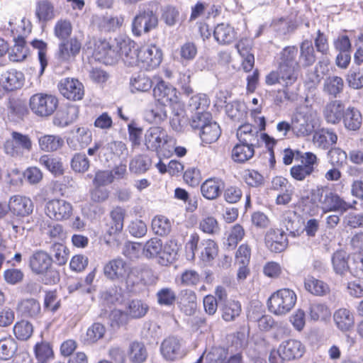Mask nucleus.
<instances>
[{
    "mask_svg": "<svg viewBox=\"0 0 363 363\" xmlns=\"http://www.w3.org/2000/svg\"><path fill=\"white\" fill-rule=\"evenodd\" d=\"M345 127L350 130H357L360 128L362 116L359 110L354 107H348L342 118Z\"/></svg>",
    "mask_w": 363,
    "mask_h": 363,
    "instance_id": "72a5a7b5",
    "label": "nucleus"
},
{
    "mask_svg": "<svg viewBox=\"0 0 363 363\" xmlns=\"http://www.w3.org/2000/svg\"><path fill=\"white\" fill-rule=\"evenodd\" d=\"M158 24L157 15L150 9L140 10L132 21V32L139 37L155 29Z\"/></svg>",
    "mask_w": 363,
    "mask_h": 363,
    "instance_id": "9b49d317",
    "label": "nucleus"
},
{
    "mask_svg": "<svg viewBox=\"0 0 363 363\" xmlns=\"http://www.w3.org/2000/svg\"><path fill=\"white\" fill-rule=\"evenodd\" d=\"M329 164L342 167L347 161V153L340 147L330 148L327 154Z\"/></svg>",
    "mask_w": 363,
    "mask_h": 363,
    "instance_id": "0e129e2a",
    "label": "nucleus"
},
{
    "mask_svg": "<svg viewBox=\"0 0 363 363\" xmlns=\"http://www.w3.org/2000/svg\"><path fill=\"white\" fill-rule=\"evenodd\" d=\"M350 87L359 89L363 87V73L359 67H352L346 77Z\"/></svg>",
    "mask_w": 363,
    "mask_h": 363,
    "instance_id": "774afa93",
    "label": "nucleus"
},
{
    "mask_svg": "<svg viewBox=\"0 0 363 363\" xmlns=\"http://www.w3.org/2000/svg\"><path fill=\"white\" fill-rule=\"evenodd\" d=\"M145 117L147 121L151 123H160L167 116L165 105L155 103L150 108L145 111Z\"/></svg>",
    "mask_w": 363,
    "mask_h": 363,
    "instance_id": "ea45409f",
    "label": "nucleus"
},
{
    "mask_svg": "<svg viewBox=\"0 0 363 363\" xmlns=\"http://www.w3.org/2000/svg\"><path fill=\"white\" fill-rule=\"evenodd\" d=\"M265 242L267 247L277 253L284 251L288 245L286 235L280 229H270L266 234Z\"/></svg>",
    "mask_w": 363,
    "mask_h": 363,
    "instance_id": "4be33fe9",
    "label": "nucleus"
},
{
    "mask_svg": "<svg viewBox=\"0 0 363 363\" xmlns=\"http://www.w3.org/2000/svg\"><path fill=\"white\" fill-rule=\"evenodd\" d=\"M182 340L177 337L169 336L160 345V353L167 361H174L182 356Z\"/></svg>",
    "mask_w": 363,
    "mask_h": 363,
    "instance_id": "a211bd4d",
    "label": "nucleus"
},
{
    "mask_svg": "<svg viewBox=\"0 0 363 363\" xmlns=\"http://www.w3.org/2000/svg\"><path fill=\"white\" fill-rule=\"evenodd\" d=\"M28 267L31 272L37 275H44L45 284H52L59 280L57 271L52 268V259L44 250H35L28 259Z\"/></svg>",
    "mask_w": 363,
    "mask_h": 363,
    "instance_id": "39448f33",
    "label": "nucleus"
},
{
    "mask_svg": "<svg viewBox=\"0 0 363 363\" xmlns=\"http://www.w3.org/2000/svg\"><path fill=\"white\" fill-rule=\"evenodd\" d=\"M135 43L128 38L119 37L115 39V44L111 46L106 41L100 42L96 45V52L100 57H110L121 58L125 64L129 66L138 65V52L135 48Z\"/></svg>",
    "mask_w": 363,
    "mask_h": 363,
    "instance_id": "f257e3e1",
    "label": "nucleus"
},
{
    "mask_svg": "<svg viewBox=\"0 0 363 363\" xmlns=\"http://www.w3.org/2000/svg\"><path fill=\"white\" fill-rule=\"evenodd\" d=\"M38 144L41 150L50 152L60 149L64 145V140L60 135H44L38 138Z\"/></svg>",
    "mask_w": 363,
    "mask_h": 363,
    "instance_id": "473e14b6",
    "label": "nucleus"
},
{
    "mask_svg": "<svg viewBox=\"0 0 363 363\" xmlns=\"http://www.w3.org/2000/svg\"><path fill=\"white\" fill-rule=\"evenodd\" d=\"M45 213L52 220H67L72 213V206L64 199H52L45 203Z\"/></svg>",
    "mask_w": 363,
    "mask_h": 363,
    "instance_id": "4468645a",
    "label": "nucleus"
},
{
    "mask_svg": "<svg viewBox=\"0 0 363 363\" xmlns=\"http://www.w3.org/2000/svg\"><path fill=\"white\" fill-rule=\"evenodd\" d=\"M179 246L175 240H169L162 245V253L158 262L164 266L172 263L177 258Z\"/></svg>",
    "mask_w": 363,
    "mask_h": 363,
    "instance_id": "f704fd0d",
    "label": "nucleus"
},
{
    "mask_svg": "<svg viewBox=\"0 0 363 363\" xmlns=\"http://www.w3.org/2000/svg\"><path fill=\"white\" fill-rule=\"evenodd\" d=\"M223 184L220 179L211 178L206 179L201 186V191L203 197L208 200H213L219 196Z\"/></svg>",
    "mask_w": 363,
    "mask_h": 363,
    "instance_id": "7c9ffc66",
    "label": "nucleus"
},
{
    "mask_svg": "<svg viewBox=\"0 0 363 363\" xmlns=\"http://www.w3.org/2000/svg\"><path fill=\"white\" fill-rule=\"evenodd\" d=\"M148 306L140 300H133L128 304L127 314L132 318H140L147 312Z\"/></svg>",
    "mask_w": 363,
    "mask_h": 363,
    "instance_id": "338daca9",
    "label": "nucleus"
},
{
    "mask_svg": "<svg viewBox=\"0 0 363 363\" xmlns=\"http://www.w3.org/2000/svg\"><path fill=\"white\" fill-rule=\"evenodd\" d=\"M147 355V349L143 343L133 342L130 345L128 356L132 363H143L146 361Z\"/></svg>",
    "mask_w": 363,
    "mask_h": 363,
    "instance_id": "58836bf2",
    "label": "nucleus"
},
{
    "mask_svg": "<svg viewBox=\"0 0 363 363\" xmlns=\"http://www.w3.org/2000/svg\"><path fill=\"white\" fill-rule=\"evenodd\" d=\"M292 133L297 138L311 135L318 123L317 111L311 106L303 105L296 108L291 117Z\"/></svg>",
    "mask_w": 363,
    "mask_h": 363,
    "instance_id": "7ed1b4c3",
    "label": "nucleus"
},
{
    "mask_svg": "<svg viewBox=\"0 0 363 363\" xmlns=\"http://www.w3.org/2000/svg\"><path fill=\"white\" fill-rule=\"evenodd\" d=\"M296 298V294L291 289L278 290L268 299L269 311L277 315H285L294 307Z\"/></svg>",
    "mask_w": 363,
    "mask_h": 363,
    "instance_id": "0eeeda50",
    "label": "nucleus"
},
{
    "mask_svg": "<svg viewBox=\"0 0 363 363\" xmlns=\"http://www.w3.org/2000/svg\"><path fill=\"white\" fill-rule=\"evenodd\" d=\"M311 201L316 203L324 213L330 211L338 212L343 214L349 209L353 208L357 203L345 201L337 193L329 190L326 186L317 187L311 191Z\"/></svg>",
    "mask_w": 363,
    "mask_h": 363,
    "instance_id": "f03ea898",
    "label": "nucleus"
},
{
    "mask_svg": "<svg viewBox=\"0 0 363 363\" xmlns=\"http://www.w3.org/2000/svg\"><path fill=\"white\" fill-rule=\"evenodd\" d=\"M254 154V147L239 143L232 150V158L236 162L243 163L251 159Z\"/></svg>",
    "mask_w": 363,
    "mask_h": 363,
    "instance_id": "a19ab883",
    "label": "nucleus"
},
{
    "mask_svg": "<svg viewBox=\"0 0 363 363\" xmlns=\"http://www.w3.org/2000/svg\"><path fill=\"white\" fill-rule=\"evenodd\" d=\"M180 304L186 315H193L196 309V295L192 290L184 289L180 293Z\"/></svg>",
    "mask_w": 363,
    "mask_h": 363,
    "instance_id": "4c0bfd02",
    "label": "nucleus"
},
{
    "mask_svg": "<svg viewBox=\"0 0 363 363\" xmlns=\"http://www.w3.org/2000/svg\"><path fill=\"white\" fill-rule=\"evenodd\" d=\"M152 228L155 234L164 236L170 233L172 224L167 218L163 216H157L152 220Z\"/></svg>",
    "mask_w": 363,
    "mask_h": 363,
    "instance_id": "5fc2aeb1",
    "label": "nucleus"
},
{
    "mask_svg": "<svg viewBox=\"0 0 363 363\" xmlns=\"http://www.w3.org/2000/svg\"><path fill=\"white\" fill-rule=\"evenodd\" d=\"M18 310L23 315L31 318H37L41 313L40 303L34 298H26L18 304Z\"/></svg>",
    "mask_w": 363,
    "mask_h": 363,
    "instance_id": "2f4dec72",
    "label": "nucleus"
},
{
    "mask_svg": "<svg viewBox=\"0 0 363 363\" xmlns=\"http://www.w3.org/2000/svg\"><path fill=\"white\" fill-rule=\"evenodd\" d=\"M39 163L55 176L62 175L64 172L62 162L59 158L43 155L40 157Z\"/></svg>",
    "mask_w": 363,
    "mask_h": 363,
    "instance_id": "09e8293b",
    "label": "nucleus"
},
{
    "mask_svg": "<svg viewBox=\"0 0 363 363\" xmlns=\"http://www.w3.org/2000/svg\"><path fill=\"white\" fill-rule=\"evenodd\" d=\"M18 350V344L12 337H6L0 340V359L9 360L11 359Z\"/></svg>",
    "mask_w": 363,
    "mask_h": 363,
    "instance_id": "49530a36",
    "label": "nucleus"
},
{
    "mask_svg": "<svg viewBox=\"0 0 363 363\" xmlns=\"http://www.w3.org/2000/svg\"><path fill=\"white\" fill-rule=\"evenodd\" d=\"M60 94L69 100H81L84 95V85L74 78H64L58 84Z\"/></svg>",
    "mask_w": 363,
    "mask_h": 363,
    "instance_id": "2eb2a0df",
    "label": "nucleus"
},
{
    "mask_svg": "<svg viewBox=\"0 0 363 363\" xmlns=\"http://www.w3.org/2000/svg\"><path fill=\"white\" fill-rule=\"evenodd\" d=\"M130 268L121 258L108 262L104 267V275L111 280H123L129 274Z\"/></svg>",
    "mask_w": 363,
    "mask_h": 363,
    "instance_id": "f3484780",
    "label": "nucleus"
},
{
    "mask_svg": "<svg viewBox=\"0 0 363 363\" xmlns=\"http://www.w3.org/2000/svg\"><path fill=\"white\" fill-rule=\"evenodd\" d=\"M58 99L52 94L38 93L33 94L29 100L32 112L38 116L48 117L57 109Z\"/></svg>",
    "mask_w": 363,
    "mask_h": 363,
    "instance_id": "9d476101",
    "label": "nucleus"
},
{
    "mask_svg": "<svg viewBox=\"0 0 363 363\" xmlns=\"http://www.w3.org/2000/svg\"><path fill=\"white\" fill-rule=\"evenodd\" d=\"M309 310V315L313 320H324L330 315L329 308L323 303H313L311 304Z\"/></svg>",
    "mask_w": 363,
    "mask_h": 363,
    "instance_id": "69168bd1",
    "label": "nucleus"
},
{
    "mask_svg": "<svg viewBox=\"0 0 363 363\" xmlns=\"http://www.w3.org/2000/svg\"><path fill=\"white\" fill-rule=\"evenodd\" d=\"M279 66L294 67L299 68V63L296 60L298 49L295 46H288L281 52Z\"/></svg>",
    "mask_w": 363,
    "mask_h": 363,
    "instance_id": "37998d69",
    "label": "nucleus"
},
{
    "mask_svg": "<svg viewBox=\"0 0 363 363\" xmlns=\"http://www.w3.org/2000/svg\"><path fill=\"white\" fill-rule=\"evenodd\" d=\"M54 35L62 41L67 40L72 32V26L70 21L67 19H59L54 26Z\"/></svg>",
    "mask_w": 363,
    "mask_h": 363,
    "instance_id": "864d4df0",
    "label": "nucleus"
},
{
    "mask_svg": "<svg viewBox=\"0 0 363 363\" xmlns=\"http://www.w3.org/2000/svg\"><path fill=\"white\" fill-rule=\"evenodd\" d=\"M78 113V108L75 106L68 107L66 110H60L53 118V124L60 128H65L77 118Z\"/></svg>",
    "mask_w": 363,
    "mask_h": 363,
    "instance_id": "c85d7f7f",
    "label": "nucleus"
},
{
    "mask_svg": "<svg viewBox=\"0 0 363 363\" xmlns=\"http://www.w3.org/2000/svg\"><path fill=\"white\" fill-rule=\"evenodd\" d=\"M201 245L203 248L201 251V259L203 262L209 263L218 255V245L211 239L203 240Z\"/></svg>",
    "mask_w": 363,
    "mask_h": 363,
    "instance_id": "603ef678",
    "label": "nucleus"
},
{
    "mask_svg": "<svg viewBox=\"0 0 363 363\" xmlns=\"http://www.w3.org/2000/svg\"><path fill=\"white\" fill-rule=\"evenodd\" d=\"M221 130L219 125L213 121L203 128V130L199 133L200 138L203 143L206 144L213 143L219 138Z\"/></svg>",
    "mask_w": 363,
    "mask_h": 363,
    "instance_id": "de8ad7c7",
    "label": "nucleus"
},
{
    "mask_svg": "<svg viewBox=\"0 0 363 363\" xmlns=\"http://www.w3.org/2000/svg\"><path fill=\"white\" fill-rule=\"evenodd\" d=\"M220 304L222 318L225 321H233L240 315L241 312V304L239 301L228 300L225 303H221Z\"/></svg>",
    "mask_w": 363,
    "mask_h": 363,
    "instance_id": "e433bc0d",
    "label": "nucleus"
},
{
    "mask_svg": "<svg viewBox=\"0 0 363 363\" xmlns=\"http://www.w3.org/2000/svg\"><path fill=\"white\" fill-rule=\"evenodd\" d=\"M213 36L218 43L226 45L234 41L236 38V32L230 24L222 23L215 27Z\"/></svg>",
    "mask_w": 363,
    "mask_h": 363,
    "instance_id": "bb28decb",
    "label": "nucleus"
},
{
    "mask_svg": "<svg viewBox=\"0 0 363 363\" xmlns=\"http://www.w3.org/2000/svg\"><path fill=\"white\" fill-rule=\"evenodd\" d=\"M67 139L68 146L74 150L86 147L92 140L91 132L86 127H75Z\"/></svg>",
    "mask_w": 363,
    "mask_h": 363,
    "instance_id": "aec40b11",
    "label": "nucleus"
},
{
    "mask_svg": "<svg viewBox=\"0 0 363 363\" xmlns=\"http://www.w3.org/2000/svg\"><path fill=\"white\" fill-rule=\"evenodd\" d=\"M337 141L336 133L331 128H322L314 130L313 143L314 145L321 150H329Z\"/></svg>",
    "mask_w": 363,
    "mask_h": 363,
    "instance_id": "412c9836",
    "label": "nucleus"
},
{
    "mask_svg": "<svg viewBox=\"0 0 363 363\" xmlns=\"http://www.w3.org/2000/svg\"><path fill=\"white\" fill-rule=\"evenodd\" d=\"M299 62L303 67H309L315 61L314 49L311 41L304 40L300 46Z\"/></svg>",
    "mask_w": 363,
    "mask_h": 363,
    "instance_id": "79ce46f5",
    "label": "nucleus"
},
{
    "mask_svg": "<svg viewBox=\"0 0 363 363\" xmlns=\"http://www.w3.org/2000/svg\"><path fill=\"white\" fill-rule=\"evenodd\" d=\"M152 87V80L145 73L133 75L130 79V89L132 93L147 92Z\"/></svg>",
    "mask_w": 363,
    "mask_h": 363,
    "instance_id": "c756f323",
    "label": "nucleus"
},
{
    "mask_svg": "<svg viewBox=\"0 0 363 363\" xmlns=\"http://www.w3.org/2000/svg\"><path fill=\"white\" fill-rule=\"evenodd\" d=\"M299 76V68L294 67L279 66L276 71H272L266 76L265 82L268 85L279 84L284 88L286 98L288 96V88L294 84Z\"/></svg>",
    "mask_w": 363,
    "mask_h": 363,
    "instance_id": "1a4fd4ad",
    "label": "nucleus"
},
{
    "mask_svg": "<svg viewBox=\"0 0 363 363\" xmlns=\"http://www.w3.org/2000/svg\"><path fill=\"white\" fill-rule=\"evenodd\" d=\"M138 62L142 68L147 70L157 67L162 60L161 50L155 45L142 47L138 52Z\"/></svg>",
    "mask_w": 363,
    "mask_h": 363,
    "instance_id": "f8f14e48",
    "label": "nucleus"
},
{
    "mask_svg": "<svg viewBox=\"0 0 363 363\" xmlns=\"http://www.w3.org/2000/svg\"><path fill=\"white\" fill-rule=\"evenodd\" d=\"M13 330L17 339L27 340L33 334V326L30 322L23 320L14 325Z\"/></svg>",
    "mask_w": 363,
    "mask_h": 363,
    "instance_id": "bf43d9fd",
    "label": "nucleus"
},
{
    "mask_svg": "<svg viewBox=\"0 0 363 363\" xmlns=\"http://www.w3.org/2000/svg\"><path fill=\"white\" fill-rule=\"evenodd\" d=\"M225 111L232 120L240 121L246 115V106L242 102L235 101L225 106Z\"/></svg>",
    "mask_w": 363,
    "mask_h": 363,
    "instance_id": "3c124183",
    "label": "nucleus"
},
{
    "mask_svg": "<svg viewBox=\"0 0 363 363\" xmlns=\"http://www.w3.org/2000/svg\"><path fill=\"white\" fill-rule=\"evenodd\" d=\"M32 147L30 138L18 132H13L11 138L4 143V150L12 157L21 156L25 151L29 152Z\"/></svg>",
    "mask_w": 363,
    "mask_h": 363,
    "instance_id": "ddd939ff",
    "label": "nucleus"
},
{
    "mask_svg": "<svg viewBox=\"0 0 363 363\" xmlns=\"http://www.w3.org/2000/svg\"><path fill=\"white\" fill-rule=\"evenodd\" d=\"M24 82L23 74L14 69H9L1 74L0 82L3 86V91H13L21 88Z\"/></svg>",
    "mask_w": 363,
    "mask_h": 363,
    "instance_id": "393cba45",
    "label": "nucleus"
},
{
    "mask_svg": "<svg viewBox=\"0 0 363 363\" xmlns=\"http://www.w3.org/2000/svg\"><path fill=\"white\" fill-rule=\"evenodd\" d=\"M35 16L40 23H45L54 19L56 11L50 0H38L35 3Z\"/></svg>",
    "mask_w": 363,
    "mask_h": 363,
    "instance_id": "a878e982",
    "label": "nucleus"
},
{
    "mask_svg": "<svg viewBox=\"0 0 363 363\" xmlns=\"http://www.w3.org/2000/svg\"><path fill=\"white\" fill-rule=\"evenodd\" d=\"M333 319L337 328L342 332L352 329L354 324L353 314L347 308H340L333 315Z\"/></svg>",
    "mask_w": 363,
    "mask_h": 363,
    "instance_id": "cd10ccee",
    "label": "nucleus"
},
{
    "mask_svg": "<svg viewBox=\"0 0 363 363\" xmlns=\"http://www.w3.org/2000/svg\"><path fill=\"white\" fill-rule=\"evenodd\" d=\"M282 221L290 235L293 237L300 235V219L294 211H289L284 213Z\"/></svg>",
    "mask_w": 363,
    "mask_h": 363,
    "instance_id": "a18cd8bd",
    "label": "nucleus"
},
{
    "mask_svg": "<svg viewBox=\"0 0 363 363\" xmlns=\"http://www.w3.org/2000/svg\"><path fill=\"white\" fill-rule=\"evenodd\" d=\"M125 213V211L121 207H116L111 211L113 225L108 230L110 235L120 233L123 230Z\"/></svg>",
    "mask_w": 363,
    "mask_h": 363,
    "instance_id": "13d9d810",
    "label": "nucleus"
},
{
    "mask_svg": "<svg viewBox=\"0 0 363 363\" xmlns=\"http://www.w3.org/2000/svg\"><path fill=\"white\" fill-rule=\"evenodd\" d=\"M124 22L123 16H103L99 23V28L104 31L111 32L119 29Z\"/></svg>",
    "mask_w": 363,
    "mask_h": 363,
    "instance_id": "6e6d98bb",
    "label": "nucleus"
},
{
    "mask_svg": "<svg viewBox=\"0 0 363 363\" xmlns=\"http://www.w3.org/2000/svg\"><path fill=\"white\" fill-rule=\"evenodd\" d=\"M304 286L308 292L316 296H324L330 291L326 283L311 276L305 278Z\"/></svg>",
    "mask_w": 363,
    "mask_h": 363,
    "instance_id": "c9c22d12",
    "label": "nucleus"
},
{
    "mask_svg": "<svg viewBox=\"0 0 363 363\" xmlns=\"http://www.w3.org/2000/svg\"><path fill=\"white\" fill-rule=\"evenodd\" d=\"M153 96L158 103L165 105L177 100V89L160 79L153 88Z\"/></svg>",
    "mask_w": 363,
    "mask_h": 363,
    "instance_id": "b1692460",
    "label": "nucleus"
},
{
    "mask_svg": "<svg viewBox=\"0 0 363 363\" xmlns=\"http://www.w3.org/2000/svg\"><path fill=\"white\" fill-rule=\"evenodd\" d=\"M333 269L338 274H343L349 269L347 254L345 251H336L332 257Z\"/></svg>",
    "mask_w": 363,
    "mask_h": 363,
    "instance_id": "680f3d73",
    "label": "nucleus"
},
{
    "mask_svg": "<svg viewBox=\"0 0 363 363\" xmlns=\"http://www.w3.org/2000/svg\"><path fill=\"white\" fill-rule=\"evenodd\" d=\"M150 159L148 157L138 155L130 162L129 170L136 174H143L150 168Z\"/></svg>",
    "mask_w": 363,
    "mask_h": 363,
    "instance_id": "4d7b16f0",
    "label": "nucleus"
},
{
    "mask_svg": "<svg viewBox=\"0 0 363 363\" xmlns=\"http://www.w3.org/2000/svg\"><path fill=\"white\" fill-rule=\"evenodd\" d=\"M343 79L337 76H333L326 78L324 82L323 90L325 93L336 97L343 90Z\"/></svg>",
    "mask_w": 363,
    "mask_h": 363,
    "instance_id": "8fccbe9b",
    "label": "nucleus"
},
{
    "mask_svg": "<svg viewBox=\"0 0 363 363\" xmlns=\"http://www.w3.org/2000/svg\"><path fill=\"white\" fill-rule=\"evenodd\" d=\"M306 352L305 345L296 339H289L281 342L277 350L271 351L270 363H284L301 358Z\"/></svg>",
    "mask_w": 363,
    "mask_h": 363,
    "instance_id": "423d86ee",
    "label": "nucleus"
},
{
    "mask_svg": "<svg viewBox=\"0 0 363 363\" xmlns=\"http://www.w3.org/2000/svg\"><path fill=\"white\" fill-rule=\"evenodd\" d=\"M40 229L43 233L52 239L60 238L63 235L62 225L58 223H52L50 220H43L40 223Z\"/></svg>",
    "mask_w": 363,
    "mask_h": 363,
    "instance_id": "e2e57ef3",
    "label": "nucleus"
},
{
    "mask_svg": "<svg viewBox=\"0 0 363 363\" xmlns=\"http://www.w3.org/2000/svg\"><path fill=\"white\" fill-rule=\"evenodd\" d=\"M144 145L147 150L164 155L168 145L173 144V137L161 126H152L144 135Z\"/></svg>",
    "mask_w": 363,
    "mask_h": 363,
    "instance_id": "6e6552de",
    "label": "nucleus"
},
{
    "mask_svg": "<svg viewBox=\"0 0 363 363\" xmlns=\"http://www.w3.org/2000/svg\"><path fill=\"white\" fill-rule=\"evenodd\" d=\"M213 122L211 114L209 112L198 111L192 116L190 125L193 129L202 132L204 127Z\"/></svg>",
    "mask_w": 363,
    "mask_h": 363,
    "instance_id": "052dcab7",
    "label": "nucleus"
},
{
    "mask_svg": "<svg viewBox=\"0 0 363 363\" xmlns=\"http://www.w3.org/2000/svg\"><path fill=\"white\" fill-rule=\"evenodd\" d=\"M81 48V42L75 37L71 38L59 43L56 56L60 62H69L79 53Z\"/></svg>",
    "mask_w": 363,
    "mask_h": 363,
    "instance_id": "6ab92c4d",
    "label": "nucleus"
},
{
    "mask_svg": "<svg viewBox=\"0 0 363 363\" xmlns=\"http://www.w3.org/2000/svg\"><path fill=\"white\" fill-rule=\"evenodd\" d=\"M162 242L157 238H152L147 240L143 247V255L147 259H152L160 257L162 253Z\"/></svg>",
    "mask_w": 363,
    "mask_h": 363,
    "instance_id": "c03bdc74",
    "label": "nucleus"
},
{
    "mask_svg": "<svg viewBox=\"0 0 363 363\" xmlns=\"http://www.w3.org/2000/svg\"><path fill=\"white\" fill-rule=\"evenodd\" d=\"M345 108L341 101L334 100L328 102L324 107L323 115L329 124L339 123L344 116Z\"/></svg>",
    "mask_w": 363,
    "mask_h": 363,
    "instance_id": "5701e85b",
    "label": "nucleus"
},
{
    "mask_svg": "<svg viewBox=\"0 0 363 363\" xmlns=\"http://www.w3.org/2000/svg\"><path fill=\"white\" fill-rule=\"evenodd\" d=\"M32 200L26 196L15 195L9 199L8 208L10 212L18 217H26L30 215L33 211Z\"/></svg>",
    "mask_w": 363,
    "mask_h": 363,
    "instance_id": "dca6fc26",
    "label": "nucleus"
},
{
    "mask_svg": "<svg viewBox=\"0 0 363 363\" xmlns=\"http://www.w3.org/2000/svg\"><path fill=\"white\" fill-rule=\"evenodd\" d=\"M259 129L250 123L240 125L237 130V138L240 143L255 147L259 145V139L265 143L269 151L276 143V140L266 133H261L259 130L265 129L266 122L264 117H259Z\"/></svg>",
    "mask_w": 363,
    "mask_h": 363,
    "instance_id": "20e7f679",
    "label": "nucleus"
}]
</instances>
